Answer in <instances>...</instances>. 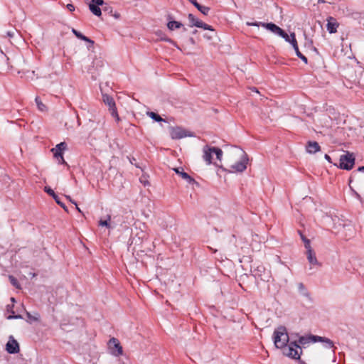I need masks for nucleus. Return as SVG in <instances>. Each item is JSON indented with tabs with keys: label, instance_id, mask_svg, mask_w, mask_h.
I'll list each match as a JSON object with an SVG mask.
<instances>
[{
	"label": "nucleus",
	"instance_id": "f257e3e1",
	"mask_svg": "<svg viewBox=\"0 0 364 364\" xmlns=\"http://www.w3.org/2000/svg\"><path fill=\"white\" fill-rule=\"evenodd\" d=\"M273 339L275 347L283 349L289 341L287 328L284 326L277 328L274 331Z\"/></svg>",
	"mask_w": 364,
	"mask_h": 364
},
{
	"label": "nucleus",
	"instance_id": "f03ea898",
	"mask_svg": "<svg viewBox=\"0 0 364 364\" xmlns=\"http://www.w3.org/2000/svg\"><path fill=\"white\" fill-rule=\"evenodd\" d=\"M283 354L295 360H300V356L302 353L301 346L297 343V341H290L289 345H287L282 349Z\"/></svg>",
	"mask_w": 364,
	"mask_h": 364
},
{
	"label": "nucleus",
	"instance_id": "7ed1b4c3",
	"mask_svg": "<svg viewBox=\"0 0 364 364\" xmlns=\"http://www.w3.org/2000/svg\"><path fill=\"white\" fill-rule=\"evenodd\" d=\"M215 154L216 156V159L221 161L223 151L220 149L218 147H210L209 146H205L203 148V159L208 163V164H210L213 161V155Z\"/></svg>",
	"mask_w": 364,
	"mask_h": 364
},
{
	"label": "nucleus",
	"instance_id": "20e7f679",
	"mask_svg": "<svg viewBox=\"0 0 364 364\" xmlns=\"http://www.w3.org/2000/svg\"><path fill=\"white\" fill-rule=\"evenodd\" d=\"M339 161L340 163L338 167L343 170H350L355 164V157L353 154L348 151L346 154L341 155Z\"/></svg>",
	"mask_w": 364,
	"mask_h": 364
},
{
	"label": "nucleus",
	"instance_id": "39448f33",
	"mask_svg": "<svg viewBox=\"0 0 364 364\" xmlns=\"http://www.w3.org/2000/svg\"><path fill=\"white\" fill-rule=\"evenodd\" d=\"M102 100L104 103L108 107L109 111L111 114V115L115 118L117 122H119L120 120V118L119 117L117 109L116 107L115 102L112 97L109 96L107 94H103L102 95Z\"/></svg>",
	"mask_w": 364,
	"mask_h": 364
},
{
	"label": "nucleus",
	"instance_id": "423d86ee",
	"mask_svg": "<svg viewBox=\"0 0 364 364\" xmlns=\"http://www.w3.org/2000/svg\"><path fill=\"white\" fill-rule=\"evenodd\" d=\"M248 156L237 159V161H232L233 164L229 168V173H242L247 168V164L248 163Z\"/></svg>",
	"mask_w": 364,
	"mask_h": 364
},
{
	"label": "nucleus",
	"instance_id": "0eeeda50",
	"mask_svg": "<svg viewBox=\"0 0 364 364\" xmlns=\"http://www.w3.org/2000/svg\"><path fill=\"white\" fill-rule=\"evenodd\" d=\"M247 26H262L278 36L284 33V30L273 23H262L258 21L247 22Z\"/></svg>",
	"mask_w": 364,
	"mask_h": 364
},
{
	"label": "nucleus",
	"instance_id": "6e6552de",
	"mask_svg": "<svg viewBox=\"0 0 364 364\" xmlns=\"http://www.w3.org/2000/svg\"><path fill=\"white\" fill-rule=\"evenodd\" d=\"M247 156V154L241 147L229 144V158H230L232 161H237Z\"/></svg>",
	"mask_w": 364,
	"mask_h": 364
},
{
	"label": "nucleus",
	"instance_id": "1a4fd4ad",
	"mask_svg": "<svg viewBox=\"0 0 364 364\" xmlns=\"http://www.w3.org/2000/svg\"><path fill=\"white\" fill-rule=\"evenodd\" d=\"M108 348L109 353L114 356H119L122 355V347L120 345V343L118 341V339L115 338H112L109 339L108 342Z\"/></svg>",
	"mask_w": 364,
	"mask_h": 364
},
{
	"label": "nucleus",
	"instance_id": "9d476101",
	"mask_svg": "<svg viewBox=\"0 0 364 364\" xmlns=\"http://www.w3.org/2000/svg\"><path fill=\"white\" fill-rule=\"evenodd\" d=\"M170 135L173 139H180L186 136H193L192 132H188L180 127H171Z\"/></svg>",
	"mask_w": 364,
	"mask_h": 364
},
{
	"label": "nucleus",
	"instance_id": "9b49d317",
	"mask_svg": "<svg viewBox=\"0 0 364 364\" xmlns=\"http://www.w3.org/2000/svg\"><path fill=\"white\" fill-rule=\"evenodd\" d=\"M253 275L255 277L264 282H269L270 275L269 272H266L265 268L263 266H258L253 270Z\"/></svg>",
	"mask_w": 364,
	"mask_h": 364
},
{
	"label": "nucleus",
	"instance_id": "f8f14e48",
	"mask_svg": "<svg viewBox=\"0 0 364 364\" xmlns=\"http://www.w3.org/2000/svg\"><path fill=\"white\" fill-rule=\"evenodd\" d=\"M6 350L9 353L15 354L19 352L18 343L14 338L12 336H10L9 340L6 345Z\"/></svg>",
	"mask_w": 364,
	"mask_h": 364
},
{
	"label": "nucleus",
	"instance_id": "ddd939ff",
	"mask_svg": "<svg viewBox=\"0 0 364 364\" xmlns=\"http://www.w3.org/2000/svg\"><path fill=\"white\" fill-rule=\"evenodd\" d=\"M103 5V0H91L90 4H89V9L94 15L100 16L102 15V10L100 8V6Z\"/></svg>",
	"mask_w": 364,
	"mask_h": 364
},
{
	"label": "nucleus",
	"instance_id": "4468645a",
	"mask_svg": "<svg viewBox=\"0 0 364 364\" xmlns=\"http://www.w3.org/2000/svg\"><path fill=\"white\" fill-rule=\"evenodd\" d=\"M291 44L292 45V46L296 52V56L298 58H299L305 64H307L308 59L305 55H304L300 52L299 47H298V44H297V41H296V36H295L294 33H291Z\"/></svg>",
	"mask_w": 364,
	"mask_h": 364
},
{
	"label": "nucleus",
	"instance_id": "2eb2a0df",
	"mask_svg": "<svg viewBox=\"0 0 364 364\" xmlns=\"http://www.w3.org/2000/svg\"><path fill=\"white\" fill-rule=\"evenodd\" d=\"M173 170L175 171V173L176 174L180 176L183 179L186 180L189 184H193V183L198 184V183L196 181V180L193 178H192L188 173H187L186 172H185L183 171V168H181V167L174 168H173Z\"/></svg>",
	"mask_w": 364,
	"mask_h": 364
},
{
	"label": "nucleus",
	"instance_id": "dca6fc26",
	"mask_svg": "<svg viewBox=\"0 0 364 364\" xmlns=\"http://www.w3.org/2000/svg\"><path fill=\"white\" fill-rule=\"evenodd\" d=\"M44 191L46 193H47L49 196H52L53 198L55 200V201L59 205H60L65 211L68 212V209H67V207L66 205H65V203H63L61 200H60V198H59V196L58 195L55 194V193L54 192V191L49 186H45L44 187Z\"/></svg>",
	"mask_w": 364,
	"mask_h": 364
},
{
	"label": "nucleus",
	"instance_id": "f3484780",
	"mask_svg": "<svg viewBox=\"0 0 364 364\" xmlns=\"http://www.w3.org/2000/svg\"><path fill=\"white\" fill-rule=\"evenodd\" d=\"M339 26V23L337 20L332 17L328 16L327 18V30L330 33H335L337 32V28Z\"/></svg>",
	"mask_w": 364,
	"mask_h": 364
},
{
	"label": "nucleus",
	"instance_id": "a211bd4d",
	"mask_svg": "<svg viewBox=\"0 0 364 364\" xmlns=\"http://www.w3.org/2000/svg\"><path fill=\"white\" fill-rule=\"evenodd\" d=\"M310 338H311L312 343L322 342L326 343V346L329 348H332L333 347V341L328 338L321 337L319 336L310 335Z\"/></svg>",
	"mask_w": 364,
	"mask_h": 364
},
{
	"label": "nucleus",
	"instance_id": "6ab92c4d",
	"mask_svg": "<svg viewBox=\"0 0 364 364\" xmlns=\"http://www.w3.org/2000/svg\"><path fill=\"white\" fill-rule=\"evenodd\" d=\"M229 242H234V250H232L234 251L236 254L240 255V250H242V245L244 243L242 240L240 238L239 241L236 239V235L235 234H232L231 236V238L229 240Z\"/></svg>",
	"mask_w": 364,
	"mask_h": 364
},
{
	"label": "nucleus",
	"instance_id": "aec40b11",
	"mask_svg": "<svg viewBox=\"0 0 364 364\" xmlns=\"http://www.w3.org/2000/svg\"><path fill=\"white\" fill-rule=\"evenodd\" d=\"M306 149L309 154H315L320 151L321 147L318 142L309 141L306 145Z\"/></svg>",
	"mask_w": 364,
	"mask_h": 364
},
{
	"label": "nucleus",
	"instance_id": "412c9836",
	"mask_svg": "<svg viewBox=\"0 0 364 364\" xmlns=\"http://www.w3.org/2000/svg\"><path fill=\"white\" fill-rule=\"evenodd\" d=\"M306 256L308 261L311 264L321 266V264L318 262L316 254L311 247L306 250Z\"/></svg>",
	"mask_w": 364,
	"mask_h": 364
},
{
	"label": "nucleus",
	"instance_id": "4be33fe9",
	"mask_svg": "<svg viewBox=\"0 0 364 364\" xmlns=\"http://www.w3.org/2000/svg\"><path fill=\"white\" fill-rule=\"evenodd\" d=\"M167 27L171 31H173L175 28H180L181 27H183L184 31H186V28L183 27V25L181 22L176 21H168L167 23Z\"/></svg>",
	"mask_w": 364,
	"mask_h": 364
},
{
	"label": "nucleus",
	"instance_id": "5701e85b",
	"mask_svg": "<svg viewBox=\"0 0 364 364\" xmlns=\"http://www.w3.org/2000/svg\"><path fill=\"white\" fill-rule=\"evenodd\" d=\"M102 10L105 13H107L110 16H114L116 19H118L120 17V14L118 12H113V9L110 6L106 4L105 6H103Z\"/></svg>",
	"mask_w": 364,
	"mask_h": 364
},
{
	"label": "nucleus",
	"instance_id": "b1692460",
	"mask_svg": "<svg viewBox=\"0 0 364 364\" xmlns=\"http://www.w3.org/2000/svg\"><path fill=\"white\" fill-rule=\"evenodd\" d=\"M296 336H298V341L297 343L301 346L302 345L304 346L306 344L309 343L311 342V338H310V335L309 336H299V334H296Z\"/></svg>",
	"mask_w": 364,
	"mask_h": 364
},
{
	"label": "nucleus",
	"instance_id": "393cba45",
	"mask_svg": "<svg viewBox=\"0 0 364 364\" xmlns=\"http://www.w3.org/2000/svg\"><path fill=\"white\" fill-rule=\"evenodd\" d=\"M214 164L217 166H219L218 169L217 170V175L219 176L220 178H223L224 181H226V172L227 170L222 166H219L216 162H214Z\"/></svg>",
	"mask_w": 364,
	"mask_h": 364
},
{
	"label": "nucleus",
	"instance_id": "a878e982",
	"mask_svg": "<svg viewBox=\"0 0 364 364\" xmlns=\"http://www.w3.org/2000/svg\"><path fill=\"white\" fill-rule=\"evenodd\" d=\"M188 18L191 23L190 24L191 27H193V26L199 27V24L200 23V20L196 18L194 15H193L192 14H189Z\"/></svg>",
	"mask_w": 364,
	"mask_h": 364
},
{
	"label": "nucleus",
	"instance_id": "bb28decb",
	"mask_svg": "<svg viewBox=\"0 0 364 364\" xmlns=\"http://www.w3.org/2000/svg\"><path fill=\"white\" fill-rule=\"evenodd\" d=\"M76 37L82 41H86L87 43H89V46H88V48H90V47H92L93 45H94V41L92 40H91L90 38H87V36H84L82 33H80L79 31L78 33H76Z\"/></svg>",
	"mask_w": 364,
	"mask_h": 364
},
{
	"label": "nucleus",
	"instance_id": "cd10ccee",
	"mask_svg": "<svg viewBox=\"0 0 364 364\" xmlns=\"http://www.w3.org/2000/svg\"><path fill=\"white\" fill-rule=\"evenodd\" d=\"M147 115L149 117H150L153 120H154L155 122H166V120L164 119H163L159 114H158L156 112H147Z\"/></svg>",
	"mask_w": 364,
	"mask_h": 364
},
{
	"label": "nucleus",
	"instance_id": "c85d7f7f",
	"mask_svg": "<svg viewBox=\"0 0 364 364\" xmlns=\"http://www.w3.org/2000/svg\"><path fill=\"white\" fill-rule=\"evenodd\" d=\"M298 289L299 292L304 296L309 297L310 294L306 289L304 284L303 283H299L298 284Z\"/></svg>",
	"mask_w": 364,
	"mask_h": 364
},
{
	"label": "nucleus",
	"instance_id": "c756f323",
	"mask_svg": "<svg viewBox=\"0 0 364 364\" xmlns=\"http://www.w3.org/2000/svg\"><path fill=\"white\" fill-rule=\"evenodd\" d=\"M35 101H36V105L38 107V109L40 110V111H46L47 107L42 102V101L41 100V98L39 97H36V99H35Z\"/></svg>",
	"mask_w": 364,
	"mask_h": 364
},
{
	"label": "nucleus",
	"instance_id": "7c9ffc66",
	"mask_svg": "<svg viewBox=\"0 0 364 364\" xmlns=\"http://www.w3.org/2000/svg\"><path fill=\"white\" fill-rule=\"evenodd\" d=\"M196 9L200 13H202L205 16H208L209 12H210V7L205 6H203V5H200V4H199L198 6Z\"/></svg>",
	"mask_w": 364,
	"mask_h": 364
},
{
	"label": "nucleus",
	"instance_id": "2f4dec72",
	"mask_svg": "<svg viewBox=\"0 0 364 364\" xmlns=\"http://www.w3.org/2000/svg\"><path fill=\"white\" fill-rule=\"evenodd\" d=\"M298 232L301 237V239L302 240V241L304 242V247L307 250L309 248H311V245H310V240L309 239H307L305 235H303V233L300 231V230H298Z\"/></svg>",
	"mask_w": 364,
	"mask_h": 364
},
{
	"label": "nucleus",
	"instance_id": "473e14b6",
	"mask_svg": "<svg viewBox=\"0 0 364 364\" xmlns=\"http://www.w3.org/2000/svg\"><path fill=\"white\" fill-rule=\"evenodd\" d=\"M67 144L65 141H63L57 144L56 146L53 148V149L63 154V151L67 149Z\"/></svg>",
	"mask_w": 364,
	"mask_h": 364
},
{
	"label": "nucleus",
	"instance_id": "72a5a7b5",
	"mask_svg": "<svg viewBox=\"0 0 364 364\" xmlns=\"http://www.w3.org/2000/svg\"><path fill=\"white\" fill-rule=\"evenodd\" d=\"M9 282H11V284L14 287H16V289H21L20 284H19L18 281L17 280V279L16 277H14L12 275H9Z\"/></svg>",
	"mask_w": 364,
	"mask_h": 364
},
{
	"label": "nucleus",
	"instance_id": "f704fd0d",
	"mask_svg": "<svg viewBox=\"0 0 364 364\" xmlns=\"http://www.w3.org/2000/svg\"><path fill=\"white\" fill-rule=\"evenodd\" d=\"M111 219V216L110 215H107V220H100L99 221V225L100 226H105L107 228H110V225L109 223V221Z\"/></svg>",
	"mask_w": 364,
	"mask_h": 364
},
{
	"label": "nucleus",
	"instance_id": "c9c22d12",
	"mask_svg": "<svg viewBox=\"0 0 364 364\" xmlns=\"http://www.w3.org/2000/svg\"><path fill=\"white\" fill-rule=\"evenodd\" d=\"M198 28H202L205 30H210V31H213V28L211 26L207 24V23H203V21H200V23L199 24V27Z\"/></svg>",
	"mask_w": 364,
	"mask_h": 364
},
{
	"label": "nucleus",
	"instance_id": "e433bc0d",
	"mask_svg": "<svg viewBox=\"0 0 364 364\" xmlns=\"http://www.w3.org/2000/svg\"><path fill=\"white\" fill-rule=\"evenodd\" d=\"M26 316L31 321H36L39 319V315L38 314L36 316H32L29 312L26 311Z\"/></svg>",
	"mask_w": 364,
	"mask_h": 364
},
{
	"label": "nucleus",
	"instance_id": "4c0bfd02",
	"mask_svg": "<svg viewBox=\"0 0 364 364\" xmlns=\"http://www.w3.org/2000/svg\"><path fill=\"white\" fill-rule=\"evenodd\" d=\"M51 151L53 153V156L56 159H59L60 157H61L62 156H63V154L60 152V151H57L53 149V148L51 149Z\"/></svg>",
	"mask_w": 364,
	"mask_h": 364
},
{
	"label": "nucleus",
	"instance_id": "58836bf2",
	"mask_svg": "<svg viewBox=\"0 0 364 364\" xmlns=\"http://www.w3.org/2000/svg\"><path fill=\"white\" fill-rule=\"evenodd\" d=\"M343 228L344 229H347L350 233L349 234L350 236H351L353 235V233L354 232V228L351 225H343Z\"/></svg>",
	"mask_w": 364,
	"mask_h": 364
},
{
	"label": "nucleus",
	"instance_id": "ea45409f",
	"mask_svg": "<svg viewBox=\"0 0 364 364\" xmlns=\"http://www.w3.org/2000/svg\"><path fill=\"white\" fill-rule=\"evenodd\" d=\"M282 38H284V40L289 43H291V36L289 37V35L284 31V33L282 35H279Z\"/></svg>",
	"mask_w": 364,
	"mask_h": 364
},
{
	"label": "nucleus",
	"instance_id": "a19ab883",
	"mask_svg": "<svg viewBox=\"0 0 364 364\" xmlns=\"http://www.w3.org/2000/svg\"><path fill=\"white\" fill-rule=\"evenodd\" d=\"M93 65L98 67V66H102L103 62L100 59H95L93 61Z\"/></svg>",
	"mask_w": 364,
	"mask_h": 364
},
{
	"label": "nucleus",
	"instance_id": "79ce46f5",
	"mask_svg": "<svg viewBox=\"0 0 364 364\" xmlns=\"http://www.w3.org/2000/svg\"><path fill=\"white\" fill-rule=\"evenodd\" d=\"M11 314H12V315H10V316H8L9 319L22 318V316L21 315H19V314L15 315L14 311H11Z\"/></svg>",
	"mask_w": 364,
	"mask_h": 364
},
{
	"label": "nucleus",
	"instance_id": "37998d69",
	"mask_svg": "<svg viewBox=\"0 0 364 364\" xmlns=\"http://www.w3.org/2000/svg\"><path fill=\"white\" fill-rule=\"evenodd\" d=\"M162 40L164 41L168 42V43H171L172 45H173L174 46L178 48L176 43L174 41H173L172 39L166 38H163Z\"/></svg>",
	"mask_w": 364,
	"mask_h": 364
},
{
	"label": "nucleus",
	"instance_id": "c03bdc74",
	"mask_svg": "<svg viewBox=\"0 0 364 364\" xmlns=\"http://www.w3.org/2000/svg\"><path fill=\"white\" fill-rule=\"evenodd\" d=\"M58 161V162L60 164H65L66 166H68L67 162L65 161L64 158H63V156H62L61 157H60L59 159H57Z\"/></svg>",
	"mask_w": 364,
	"mask_h": 364
},
{
	"label": "nucleus",
	"instance_id": "a18cd8bd",
	"mask_svg": "<svg viewBox=\"0 0 364 364\" xmlns=\"http://www.w3.org/2000/svg\"><path fill=\"white\" fill-rule=\"evenodd\" d=\"M196 8L200 4L196 0H188Z\"/></svg>",
	"mask_w": 364,
	"mask_h": 364
},
{
	"label": "nucleus",
	"instance_id": "49530a36",
	"mask_svg": "<svg viewBox=\"0 0 364 364\" xmlns=\"http://www.w3.org/2000/svg\"><path fill=\"white\" fill-rule=\"evenodd\" d=\"M67 8H68V9L69 11H74V10H75V6H74L73 4H68L67 5Z\"/></svg>",
	"mask_w": 364,
	"mask_h": 364
},
{
	"label": "nucleus",
	"instance_id": "de8ad7c7",
	"mask_svg": "<svg viewBox=\"0 0 364 364\" xmlns=\"http://www.w3.org/2000/svg\"><path fill=\"white\" fill-rule=\"evenodd\" d=\"M324 158H325V159H326L329 163H332V161H331V158L330 157V156H329V155H328V154H325Z\"/></svg>",
	"mask_w": 364,
	"mask_h": 364
},
{
	"label": "nucleus",
	"instance_id": "09e8293b",
	"mask_svg": "<svg viewBox=\"0 0 364 364\" xmlns=\"http://www.w3.org/2000/svg\"><path fill=\"white\" fill-rule=\"evenodd\" d=\"M353 193H354L355 196H356V198H357L358 199H359L360 201H362V198H361V196H360V195H359L356 191H353Z\"/></svg>",
	"mask_w": 364,
	"mask_h": 364
},
{
	"label": "nucleus",
	"instance_id": "8fccbe9b",
	"mask_svg": "<svg viewBox=\"0 0 364 364\" xmlns=\"http://www.w3.org/2000/svg\"><path fill=\"white\" fill-rule=\"evenodd\" d=\"M66 198H68V200H69L72 203H73V204L76 205V203H75V201H73V200L71 199L70 196H66Z\"/></svg>",
	"mask_w": 364,
	"mask_h": 364
},
{
	"label": "nucleus",
	"instance_id": "3c124183",
	"mask_svg": "<svg viewBox=\"0 0 364 364\" xmlns=\"http://www.w3.org/2000/svg\"><path fill=\"white\" fill-rule=\"evenodd\" d=\"M250 90L255 92H257V93H259V91L257 90V89L255 87H251Z\"/></svg>",
	"mask_w": 364,
	"mask_h": 364
},
{
	"label": "nucleus",
	"instance_id": "603ef678",
	"mask_svg": "<svg viewBox=\"0 0 364 364\" xmlns=\"http://www.w3.org/2000/svg\"><path fill=\"white\" fill-rule=\"evenodd\" d=\"M358 171H361V172H364V166L358 167Z\"/></svg>",
	"mask_w": 364,
	"mask_h": 364
},
{
	"label": "nucleus",
	"instance_id": "864d4df0",
	"mask_svg": "<svg viewBox=\"0 0 364 364\" xmlns=\"http://www.w3.org/2000/svg\"><path fill=\"white\" fill-rule=\"evenodd\" d=\"M72 32L73 33V34H74L75 36H76V33H79V31H77V30H76V29H75V28H73V29H72Z\"/></svg>",
	"mask_w": 364,
	"mask_h": 364
},
{
	"label": "nucleus",
	"instance_id": "5fc2aeb1",
	"mask_svg": "<svg viewBox=\"0 0 364 364\" xmlns=\"http://www.w3.org/2000/svg\"><path fill=\"white\" fill-rule=\"evenodd\" d=\"M217 259H218V261L219 262V263H220V264H223V263L224 262V260H223L222 258H221V259H219L217 257Z\"/></svg>",
	"mask_w": 364,
	"mask_h": 364
},
{
	"label": "nucleus",
	"instance_id": "6e6d98bb",
	"mask_svg": "<svg viewBox=\"0 0 364 364\" xmlns=\"http://www.w3.org/2000/svg\"><path fill=\"white\" fill-rule=\"evenodd\" d=\"M77 125L80 126L81 124L80 119L79 118L78 116H77Z\"/></svg>",
	"mask_w": 364,
	"mask_h": 364
},
{
	"label": "nucleus",
	"instance_id": "4d7b16f0",
	"mask_svg": "<svg viewBox=\"0 0 364 364\" xmlns=\"http://www.w3.org/2000/svg\"><path fill=\"white\" fill-rule=\"evenodd\" d=\"M189 40H190V41H191V43L192 44H195V41H194L193 38H192V37H191V38H190V39H189Z\"/></svg>",
	"mask_w": 364,
	"mask_h": 364
},
{
	"label": "nucleus",
	"instance_id": "13d9d810",
	"mask_svg": "<svg viewBox=\"0 0 364 364\" xmlns=\"http://www.w3.org/2000/svg\"><path fill=\"white\" fill-rule=\"evenodd\" d=\"M75 206H76V209L77 210V211L80 213H82L81 210L78 208L77 204L75 205Z\"/></svg>",
	"mask_w": 364,
	"mask_h": 364
},
{
	"label": "nucleus",
	"instance_id": "bf43d9fd",
	"mask_svg": "<svg viewBox=\"0 0 364 364\" xmlns=\"http://www.w3.org/2000/svg\"><path fill=\"white\" fill-rule=\"evenodd\" d=\"M197 32H198V31H197V30H194V31L192 32V33L195 35V34H196V33H197Z\"/></svg>",
	"mask_w": 364,
	"mask_h": 364
},
{
	"label": "nucleus",
	"instance_id": "052dcab7",
	"mask_svg": "<svg viewBox=\"0 0 364 364\" xmlns=\"http://www.w3.org/2000/svg\"><path fill=\"white\" fill-rule=\"evenodd\" d=\"M11 301H12V302H14V301H15V299H14V297H11Z\"/></svg>",
	"mask_w": 364,
	"mask_h": 364
},
{
	"label": "nucleus",
	"instance_id": "680f3d73",
	"mask_svg": "<svg viewBox=\"0 0 364 364\" xmlns=\"http://www.w3.org/2000/svg\"><path fill=\"white\" fill-rule=\"evenodd\" d=\"M7 34H8V36H13V35L11 34V33H10V32H8V33H7Z\"/></svg>",
	"mask_w": 364,
	"mask_h": 364
},
{
	"label": "nucleus",
	"instance_id": "e2e57ef3",
	"mask_svg": "<svg viewBox=\"0 0 364 364\" xmlns=\"http://www.w3.org/2000/svg\"><path fill=\"white\" fill-rule=\"evenodd\" d=\"M134 160H135V158H133V160H132L131 164H133Z\"/></svg>",
	"mask_w": 364,
	"mask_h": 364
},
{
	"label": "nucleus",
	"instance_id": "0e129e2a",
	"mask_svg": "<svg viewBox=\"0 0 364 364\" xmlns=\"http://www.w3.org/2000/svg\"><path fill=\"white\" fill-rule=\"evenodd\" d=\"M134 160H135V158H133V160H132L131 164H133Z\"/></svg>",
	"mask_w": 364,
	"mask_h": 364
},
{
	"label": "nucleus",
	"instance_id": "69168bd1",
	"mask_svg": "<svg viewBox=\"0 0 364 364\" xmlns=\"http://www.w3.org/2000/svg\"><path fill=\"white\" fill-rule=\"evenodd\" d=\"M134 160H135V158H133V160H132L131 164H133Z\"/></svg>",
	"mask_w": 364,
	"mask_h": 364
},
{
	"label": "nucleus",
	"instance_id": "338daca9",
	"mask_svg": "<svg viewBox=\"0 0 364 364\" xmlns=\"http://www.w3.org/2000/svg\"><path fill=\"white\" fill-rule=\"evenodd\" d=\"M217 266H218V268L219 269H220V266L219 264H217Z\"/></svg>",
	"mask_w": 364,
	"mask_h": 364
},
{
	"label": "nucleus",
	"instance_id": "774afa93",
	"mask_svg": "<svg viewBox=\"0 0 364 364\" xmlns=\"http://www.w3.org/2000/svg\"><path fill=\"white\" fill-rule=\"evenodd\" d=\"M358 84L359 85H361V84H360V81H358Z\"/></svg>",
	"mask_w": 364,
	"mask_h": 364
}]
</instances>
